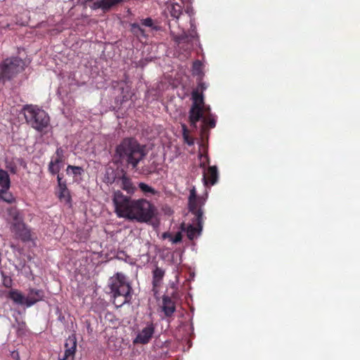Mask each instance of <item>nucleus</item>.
I'll list each match as a JSON object with an SVG mask.
<instances>
[{"instance_id": "obj_20", "label": "nucleus", "mask_w": 360, "mask_h": 360, "mask_svg": "<svg viewBox=\"0 0 360 360\" xmlns=\"http://www.w3.org/2000/svg\"><path fill=\"white\" fill-rule=\"evenodd\" d=\"M8 297L16 304L26 306V297L18 290H11L8 293Z\"/></svg>"}, {"instance_id": "obj_23", "label": "nucleus", "mask_w": 360, "mask_h": 360, "mask_svg": "<svg viewBox=\"0 0 360 360\" xmlns=\"http://www.w3.org/2000/svg\"><path fill=\"white\" fill-rule=\"evenodd\" d=\"M120 181H121L120 186L124 191H127L128 193H134L136 188L133 185L131 179L129 178H128L125 175H123L120 179Z\"/></svg>"}, {"instance_id": "obj_28", "label": "nucleus", "mask_w": 360, "mask_h": 360, "mask_svg": "<svg viewBox=\"0 0 360 360\" xmlns=\"http://www.w3.org/2000/svg\"><path fill=\"white\" fill-rule=\"evenodd\" d=\"M181 127H182V131H183V137H184V139L185 142L187 144H188L189 146L193 145L194 141H193V139L189 137L188 131V129L186 128V126L184 124H183L181 125Z\"/></svg>"}, {"instance_id": "obj_34", "label": "nucleus", "mask_w": 360, "mask_h": 360, "mask_svg": "<svg viewBox=\"0 0 360 360\" xmlns=\"http://www.w3.org/2000/svg\"><path fill=\"white\" fill-rule=\"evenodd\" d=\"M141 24L146 27H153V20L150 18L143 19L141 20Z\"/></svg>"}, {"instance_id": "obj_10", "label": "nucleus", "mask_w": 360, "mask_h": 360, "mask_svg": "<svg viewBox=\"0 0 360 360\" xmlns=\"http://www.w3.org/2000/svg\"><path fill=\"white\" fill-rule=\"evenodd\" d=\"M155 332V326L153 323H147L144 327L139 330L134 340V344L145 345L148 343Z\"/></svg>"}, {"instance_id": "obj_12", "label": "nucleus", "mask_w": 360, "mask_h": 360, "mask_svg": "<svg viewBox=\"0 0 360 360\" xmlns=\"http://www.w3.org/2000/svg\"><path fill=\"white\" fill-rule=\"evenodd\" d=\"M170 27V32L172 34L174 39L176 43L181 44V43H190L192 41L193 39L196 38L198 37L197 33L195 32V27L193 25V20H191V32L189 35H187L184 31H182V33L180 34L179 32H176L174 31L171 25L169 24Z\"/></svg>"}, {"instance_id": "obj_30", "label": "nucleus", "mask_w": 360, "mask_h": 360, "mask_svg": "<svg viewBox=\"0 0 360 360\" xmlns=\"http://www.w3.org/2000/svg\"><path fill=\"white\" fill-rule=\"evenodd\" d=\"M140 189L145 193L155 194L156 191L153 188L144 183H140L139 184Z\"/></svg>"}, {"instance_id": "obj_22", "label": "nucleus", "mask_w": 360, "mask_h": 360, "mask_svg": "<svg viewBox=\"0 0 360 360\" xmlns=\"http://www.w3.org/2000/svg\"><path fill=\"white\" fill-rule=\"evenodd\" d=\"M207 177L210 178L212 185L215 184L217 177V170L216 167H210L207 172H205V169H203L202 180L205 181V184H207Z\"/></svg>"}, {"instance_id": "obj_2", "label": "nucleus", "mask_w": 360, "mask_h": 360, "mask_svg": "<svg viewBox=\"0 0 360 360\" xmlns=\"http://www.w3.org/2000/svg\"><path fill=\"white\" fill-rule=\"evenodd\" d=\"M119 157L135 168L145 156L143 148L132 139H124L116 149Z\"/></svg>"}, {"instance_id": "obj_17", "label": "nucleus", "mask_w": 360, "mask_h": 360, "mask_svg": "<svg viewBox=\"0 0 360 360\" xmlns=\"http://www.w3.org/2000/svg\"><path fill=\"white\" fill-rule=\"evenodd\" d=\"M44 297V293L40 290H31L26 297V307H30L36 302L41 300Z\"/></svg>"}, {"instance_id": "obj_21", "label": "nucleus", "mask_w": 360, "mask_h": 360, "mask_svg": "<svg viewBox=\"0 0 360 360\" xmlns=\"http://www.w3.org/2000/svg\"><path fill=\"white\" fill-rule=\"evenodd\" d=\"M162 310L167 316H171L175 311L174 303L168 297H163Z\"/></svg>"}, {"instance_id": "obj_14", "label": "nucleus", "mask_w": 360, "mask_h": 360, "mask_svg": "<svg viewBox=\"0 0 360 360\" xmlns=\"http://www.w3.org/2000/svg\"><path fill=\"white\" fill-rule=\"evenodd\" d=\"M197 226H194L193 224H189L186 226L185 224H182L181 226V231L186 232L187 237L190 240H193L200 235L202 222H199V220L195 218Z\"/></svg>"}, {"instance_id": "obj_35", "label": "nucleus", "mask_w": 360, "mask_h": 360, "mask_svg": "<svg viewBox=\"0 0 360 360\" xmlns=\"http://www.w3.org/2000/svg\"><path fill=\"white\" fill-rule=\"evenodd\" d=\"M189 4H186L187 6L185 11L188 15H191L193 14V8L191 6H189Z\"/></svg>"}, {"instance_id": "obj_11", "label": "nucleus", "mask_w": 360, "mask_h": 360, "mask_svg": "<svg viewBox=\"0 0 360 360\" xmlns=\"http://www.w3.org/2000/svg\"><path fill=\"white\" fill-rule=\"evenodd\" d=\"M92 10L101 9L103 12L110 11L114 6L122 3L123 0H84Z\"/></svg>"}, {"instance_id": "obj_37", "label": "nucleus", "mask_w": 360, "mask_h": 360, "mask_svg": "<svg viewBox=\"0 0 360 360\" xmlns=\"http://www.w3.org/2000/svg\"><path fill=\"white\" fill-rule=\"evenodd\" d=\"M12 356H13L14 359H17V360H19V359H18V352H12Z\"/></svg>"}, {"instance_id": "obj_25", "label": "nucleus", "mask_w": 360, "mask_h": 360, "mask_svg": "<svg viewBox=\"0 0 360 360\" xmlns=\"http://www.w3.org/2000/svg\"><path fill=\"white\" fill-rule=\"evenodd\" d=\"M165 276V271L159 267H156L153 272V283L154 286H158L161 283Z\"/></svg>"}, {"instance_id": "obj_8", "label": "nucleus", "mask_w": 360, "mask_h": 360, "mask_svg": "<svg viewBox=\"0 0 360 360\" xmlns=\"http://www.w3.org/2000/svg\"><path fill=\"white\" fill-rule=\"evenodd\" d=\"M205 198L198 197L196 195L195 189L194 188L191 190L188 198L189 210L194 214L195 217L199 220L200 223L202 221L203 213L202 211V207L205 204Z\"/></svg>"}, {"instance_id": "obj_19", "label": "nucleus", "mask_w": 360, "mask_h": 360, "mask_svg": "<svg viewBox=\"0 0 360 360\" xmlns=\"http://www.w3.org/2000/svg\"><path fill=\"white\" fill-rule=\"evenodd\" d=\"M18 166L25 167V162L21 158H12L11 159L7 158L6 160V167L13 174H15L18 171Z\"/></svg>"}, {"instance_id": "obj_3", "label": "nucleus", "mask_w": 360, "mask_h": 360, "mask_svg": "<svg viewBox=\"0 0 360 360\" xmlns=\"http://www.w3.org/2000/svg\"><path fill=\"white\" fill-rule=\"evenodd\" d=\"M109 285L116 307H122L130 301L131 288L124 274H116L110 278Z\"/></svg>"}, {"instance_id": "obj_15", "label": "nucleus", "mask_w": 360, "mask_h": 360, "mask_svg": "<svg viewBox=\"0 0 360 360\" xmlns=\"http://www.w3.org/2000/svg\"><path fill=\"white\" fill-rule=\"evenodd\" d=\"M63 166V151L60 148H58L56 152V156L52 158L49 165V170L53 174H58Z\"/></svg>"}, {"instance_id": "obj_9", "label": "nucleus", "mask_w": 360, "mask_h": 360, "mask_svg": "<svg viewBox=\"0 0 360 360\" xmlns=\"http://www.w3.org/2000/svg\"><path fill=\"white\" fill-rule=\"evenodd\" d=\"M14 223L12 225L11 231L17 238L23 241H28L32 239L30 230L22 221L21 218L18 217L16 212H14Z\"/></svg>"}, {"instance_id": "obj_27", "label": "nucleus", "mask_w": 360, "mask_h": 360, "mask_svg": "<svg viewBox=\"0 0 360 360\" xmlns=\"http://www.w3.org/2000/svg\"><path fill=\"white\" fill-rule=\"evenodd\" d=\"M8 190L6 188L0 189V198L8 203H12L15 201V198Z\"/></svg>"}, {"instance_id": "obj_36", "label": "nucleus", "mask_w": 360, "mask_h": 360, "mask_svg": "<svg viewBox=\"0 0 360 360\" xmlns=\"http://www.w3.org/2000/svg\"><path fill=\"white\" fill-rule=\"evenodd\" d=\"M4 285L6 286V287H10L11 284V281L10 278H5L4 279Z\"/></svg>"}, {"instance_id": "obj_18", "label": "nucleus", "mask_w": 360, "mask_h": 360, "mask_svg": "<svg viewBox=\"0 0 360 360\" xmlns=\"http://www.w3.org/2000/svg\"><path fill=\"white\" fill-rule=\"evenodd\" d=\"M58 185V197L61 200H64L66 202H69L70 199V193L67 188L66 184L62 181V177L58 174L57 176Z\"/></svg>"}, {"instance_id": "obj_1", "label": "nucleus", "mask_w": 360, "mask_h": 360, "mask_svg": "<svg viewBox=\"0 0 360 360\" xmlns=\"http://www.w3.org/2000/svg\"><path fill=\"white\" fill-rule=\"evenodd\" d=\"M192 98L193 105L189 112L191 124L196 127V123L201 119L205 126L214 127L216 124L214 116L211 114L210 106L205 105L202 95L198 91H194Z\"/></svg>"}, {"instance_id": "obj_29", "label": "nucleus", "mask_w": 360, "mask_h": 360, "mask_svg": "<svg viewBox=\"0 0 360 360\" xmlns=\"http://www.w3.org/2000/svg\"><path fill=\"white\" fill-rule=\"evenodd\" d=\"M82 172H83V169L80 167L69 165L67 167V173L68 174L71 173L74 175H80Z\"/></svg>"}, {"instance_id": "obj_6", "label": "nucleus", "mask_w": 360, "mask_h": 360, "mask_svg": "<svg viewBox=\"0 0 360 360\" xmlns=\"http://www.w3.org/2000/svg\"><path fill=\"white\" fill-rule=\"evenodd\" d=\"M156 214V209L149 201L144 199L135 200L131 220L148 222Z\"/></svg>"}, {"instance_id": "obj_24", "label": "nucleus", "mask_w": 360, "mask_h": 360, "mask_svg": "<svg viewBox=\"0 0 360 360\" xmlns=\"http://www.w3.org/2000/svg\"><path fill=\"white\" fill-rule=\"evenodd\" d=\"M11 186V181L9 178V175L8 173L3 170L0 169V189L6 188L9 189Z\"/></svg>"}, {"instance_id": "obj_4", "label": "nucleus", "mask_w": 360, "mask_h": 360, "mask_svg": "<svg viewBox=\"0 0 360 360\" xmlns=\"http://www.w3.org/2000/svg\"><path fill=\"white\" fill-rule=\"evenodd\" d=\"M24 115L27 122L38 131H41L46 128L49 123L48 114L36 106H25L24 108Z\"/></svg>"}, {"instance_id": "obj_5", "label": "nucleus", "mask_w": 360, "mask_h": 360, "mask_svg": "<svg viewBox=\"0 0 360 360\" xmlns=\"http://www.w3.org/2000/svg\"><path fill=\"white\" fill-rule=\"evenodd\" d=\"M135 200L124 195L121 191L113 193L112 202L115 212L119 218L131 220Z\"/></svg>"}, {"instance_id": "obj_31", "label": "nucleus", "mask_w": 360, "mask_h": 360, "mask_svg": "<svg viewBox=\"0 0 360 360\" xmlns=\"http://www.w3.org/2000/svg\"><path fill=\"white\" fill-rule=\"evenodd\" d=\"M202 64L200 60L194 62L193 65V72L194 75H200L202 74Z\"/></svg>"}, {"instance_id": "obj_33", "label": "nucleus", "mask_w": 360, "mask_h": 360, "mask_svg": "<svg viewBox=\"0 0 360 360\" xmlns=\"http://www.w3.org/2000/svg\"><path fill=\"white\" fill-rule=\"evenodd\" d=\"M200 165L203 169H205L206 165L208 164L209 159L206 155H203L202 153L199 154Z\"/></svg>"}, {"instance_id": "obj_13", "label": "nucleus", "mask_w": 360, "mask_h": 360, "mask_svg": "<svg viewBox=\"0 0 360 360\" xmlns=\"http://www.w3.org/2000/svg\"><path fill=\"white\" fill-rule=\"evenodd\" d=\"M65 352L59 360H75V352L77 349V339L75 335H72L68 337L65 344Z\"/></svg>"}, {"instance_id": "obj_26", "label": "nucleus", "mask_w": 360, "mask_h": 360, "mask_svg": "<svg viewBox=\"0 0 360 360\" xmlns=\"http://www.w3.org/2000/svg\"><path fill=\"white\" fill-rule=\"evenodd\" d=\"M162 239H168L172 243L175 244L181 241L182 235L181 232H177L174 237L169 232H165L162 235Z\"/></svg>"}, {"instance_id": "obj_32", "label": "nucleus", "mask_w": 360, "mask_h": 360, "mask_svg": "<svg viewBox=\"0 0 360 360\" xmlns=\"http://www.w3.org/2000/svg\"><path fill=\"white\" fill-rule=\"evenodd\" d=\"M132 32L137 36H145L144 30L138 24L131 25Z\"/></svg>"}, {"instance_id": "obj_7", "label": "nucleus", "mask_w": 360, "mask_h": 360, "mask_svg": "<svg viewBox=\"0 0 360 360\" xmlns=\"http://www.w3.org/2000/svg\"><path fill=\"white\" fill-rule=\"evenodd\" d=\"M24 68V62L19 58H6L0 65V72L2 75V81L11 79L15 74L22 71Z\"/></svg>"}, {"instance_id": "obj_16", "label": "nucleus", "mask_w": 360, "mask_h": 360, "mask_svg": "<svg viewBox=\"0 0 360 360\" xmlns=\"http://www.w3.org/2000/svg\"><path fill=\"white\" fill-rule=\"evenodd\" d=\"M182 4H191V0H179ZM168 11L172 17L178 19L182 13V5L176 1L171 0L167 6Z\"/></svg>"}]
</instances>
